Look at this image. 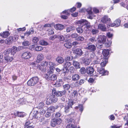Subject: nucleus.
<instances>
[{
  "label": "nucleus",
  "mask_w": 128,
  "mask_h": 128,
  "mask_svg": "<svg viewBox=\"0 0 128 128\" xmlns=\"http://www.w3.org/2000/svg\"><path fill=\"white\" fill-rule=\"evenodd\" d=\"M75 30V28L74 26H70L67 27L66 28V32H70L73 30Z\"/></svg>",
  "instance_id": "a878e982"
},
{
  "label": "nucleus",
  "mask_w": 128,
  "mask_h": 128,
  "mask_svg": "<svg viewBox=\"0 0 128 128\" xmlns=\"http://www.w3.org/2000/svg\"><path fill=\"white\" fill-rule=\"evenodd\" d=\"M84 39V38L82 36H79L76 38V40L78 41H82Z\"/></svg>",
  "instance_id": "e2e57ef3"
},
{
  "label": "nucleus",
  "mask_w": 128,
  "mask_h": 128,
  "mask_svg": "<svg viewBox=\"0 0 128 128\" xmlns=\"http://www.w3.org/2000/svg\"><path fill=\"white\" fill-rule=\"evenodd\" d=\"M106 37L103 35H100L98 36L97 40L99 43L104 44L106 41Z\"/></svg>",
  "instance_id": "39448f33"
},
{
  "label": "nucleus",
  "mask_w": 128,
  "mask_h": 128,
  "mask_svg": "<svg viewBox=\"0 0 128 128\" xmlns=\"http://www.w3.org/2000/svg\"><path fill=\"white\" fill-rule=\"evenodd\" d=\"M100 60L102 62L100 64L101 66L104 68L108 62V59L106 58H102Z\"/></svg>",
  "instance_id": "9b49d317"
},
{
  "label": "nucleus",
  "mask_w": 128,
  "mask_h": 128,
  "mask_svg": "<svg viewBox=\"0 0 128 128\" xmlns=\"http://www.w3.org/2000/svg\"><path fill=\"white\" fill-rule=\"evenodd\" d=\"M58 98L56 96L54 95H51L49 97V101H50V102H55L58 100Z\"/></svg>",
  "instance_id": "4468645a"
},
{
  "label": "nucleus",
  "mask_w": 128,
  "mask_h": 128,
  "mask_svg": "<svg viewBox=\"0 0 128 128\" xmlns=\"http://www.w3.org/2000/svg\"><path fill=\"white\" fill-rule=\"evenodd\" d=\"M66 128H75L73 124H70L66 126Z\"/></svg>",
  "instance_id": "0e129e2a"
},
{
  "label": "nucleus",
  "mask_w": 128,
  "mask_h": 128,
  "mask_svg": "<svg viewBox=\"0 0 128 128\" xmlns=\"http://www.w3.org/2000/svg\"><path fill=\"white\" fill-rule=\"evenodd\" d=\"M101 21L104 23H110V18H108V16L105 15L102 18Z\"/></svg>",
  "instance_id": "6e6552de"
},
{
  "label": "nucleus",
  "mask_w": 128,
  "mask_h": 128,
  "mask_svg": "<svg viewBox=\"0 0 128 128\" xmlns=\"http://www.w3.org/2000/svg\"><path fill=\"white\" fill-rule=\"evenodd\" d=\"M120 19H118L114 22V23H111L109 24V26L118 27L119 26L120 24Z\"/></svg>",
  "instance_id": "1a4fd4ad"
},
{
  "label": "nucleus",
  "mask_w": 128,
  "mask_h": 128,
  "mask_svg": "<svg viewBox=\"0 0 128 128\" xmlns=\"http://www.w3.org/2000/svg\"><path fill=\"white\" fill-rule=\"evenodd\" d=\"M44 58V56L43 55L41 54H39L37 56V60L39 62H40Z\"/></svg>",
  "instance_id": "393cba45"
},
{
  "label": "nucleus",
  "mask_w": 128,
  "mask_h": 128,
  "mask_svg": "<svg viewBox=\"0 0 128 128\" xmlns=\"http://www.w3.org/2000/svg\"><path fill=\"white\" fill-rule=\"evenodd\" d=\"M40 44L41 45L46 46L48 44V43L44 40H42L40 41Z\"/></svg>",
  "instance_id": "8fccbe9b"
},
{
  "label": "nucleus",
  "mask_w": 128,
  "mask_h": 128,
  "mask_svg": "<svg viewBox=\"0 0 128 128\" xmlns=\"http://www.w3.org/2000/svg\"><path fill=\"white\" fill-rule=\"evenodd\" d=\"M78 36V34L76 33H74L72 34L71 35V37L72 38H76Z\"/></svg>",
  "instance_id": "774afa93"
},
{
  "label": "nucleus",
  "mask_w": 128,
  "mask_h": 128,
  "mask_svg": "<svg viewBox=\"0 0 128 128\" xmlns=\"http://www.w3.org/2000/svg\"><path fill=\"white\" fill-rule=\"evenodd\" d=\"M83 62L85 65L87 66L90 64V60L88 59H84L83 60Z\"/></svg>",
  "instance_id": "c9c22d12"
},
{
  "label": "nucleus",
  "mask_w": 128,
  "mask_h": 128,
  "mask_svg": "<svg viewBox=\"0 0 128 128\" xmlns=\"http://www.w3.org/2000/svg\"><path fill=\"white\" fill-rule=\"evenodd\" d=\"M54 68H52V67H49V69L48 70L47 72H49V74H51L53 73L54 72Z\"/></svg>",
  "instance_id": "de8ad7c7"
},
{
  "label": "nucleus",
  "mask_w": 128,
  "mask_h": 128,
  "mask_svg": "<svg viewBox=\"0 0 128 128\" xmlns=\"http://www.w3.org/2000/svg\"><path fill=\"white\" fill-rule=\"evenodd\" d=\"M54 29L51 28L48 29L47 30V32L49 34H54Z\"/></svg>",
  "instance_id": "3c124183"
},
{
  "label": "nucleus",
  "mask_w": 128,
  "mask_h": 128,
  "mask_svg": "<svg viewBox=\"0 0 128 128\" xmlns=\"http://www.w3.org/2000/svg\"><path fill=\"white\" fill-rule=\"evenodd\" d=\"M70 85L68 84H66L63 86V88L65 90H68L70 88Z\"/></svg>",
  "instance_id": "37998d69"
},
{
  "label": "nucleus",
  "mask_w": 128,
  "mask_h": 128,
  "mask_svg": "<svg viewBox=\"0 0 128 128\" xmlns=\"http://www.w3.org/2000/svg\"><path fill=\"white\" fill-rule=\"evenodd\" d=\"M56 121L57 124L58 125L60 124L62 122V120L60 118L56 119Z\"/></svg>",
  "instance_id": "6e6d98bb"
},
{
  "label": "nucleus",
  "mask_w": 128,
  "mask_h": 128,
  "mask_svg": "<svg viewBox=\"0 0 128 128\" xmlns=\"http://www.w3.org/2000/svg\"><path fill=\"white\" fill-rule=\"evenodd\" d=\"M88 42L90 44H92L94 41H96L95 37H92L90 38L88 40Z\"/></svg>",
  "instance_id": "79ce46f5"
},
{
  "label": "nucleus",
  "mask_w": 128,
  "mask_h": 128,
  "mask_svg": "<svg viewBox=\"0 0 128 128\" xmlns=\"http://www.w3.org/2000/svg\"><path fill=\"white\" fill-rule=\"evenodd\" d=\"M11 50V52L13 56L16 53V52L17 51V48L16 46H13Z\"/></svg>",
  "instance_id": "7c9ffc66"
},
{
  "label": "nucleus",
  "mask_w": 128,
  "mask_h": 128,
  "mask_svg": "<svg viewBox=\"0 0 128 128\" xmlns=\"http://www.w3.org/2000/svg\"><path fill=\"white\" fill-rule=\"evenodd\" d=\"M98 29L103 31H106L107 29L106 26L102 24H100L98 26Z\"/></svg>",
  "instance_id": "dca6fc26"
},
{
  "label": "nucleus",
  "mask_w": 128,
  "mask_h": 128,
  "mask_svg": "<svg viewBox=\"0 0 128 128\" xmlns=\"http://www.w3.org/2000/svg\"><path fill=\"white\" fill-rule=\"evenodd\" d=\"M55 109L54 106H51L49 108H48V111H49L51 112H54L55 110Z\"/></svg>",
  "instance_id": "680f3d73"
},
{
  "label": "nucleus",
  "mask_w": 128,
  "mask_h": 128,
  "mask_svg": "<svg viewBox=\"0 0 128 128\" xmlns=\"http://www.w3.org/2000/svg\"><path fill=\"white\" fill-rule=\"evenodd\" d=\"M39 81V79L37 77H34L31 78L27 82L28 86H34Z\"/></svg>",
  "instance_id": "7ed1b4c3"
},
{
  "label": "nucleus",
  "mask_w": 128,
  "mask_h": 128,
  "mask_svg": "<svg viewBox=\"0 0 128 128\" xmlns=\"http://www.w3.org/2000/svg\"><path fill=\"white\" fill-rule=\"evenodd\" d=\"M30 44V42L28 40H25L22 43V44L24 46H28Z\"/></svg>",
  "instance_id": "c03bdc74"
},
{
  "label": "nucleus",
  "mask_w": 128,
  "mask_h": 128,
  "mask_svg": "<svg viewBox=\"0 0 128 128\" xmlns=\"http://www.w3.org/2000/svg\"><path fill=\"white\" fill-rule=\"evenodd\" d=\"M46 107H44V108H42L40 110V114L42 115L44 114L46 112Z\"/></svg>",
  "instance_id": "e433bc0d"
},
{
  "label": "nucleus",
  "mask_w": 128,
  "mask_h": 128,
  "mask_svg": "<svg viewBox=\"0 0 128 128\" xmlns=\"http://www.w3.org/2000/svg\"><path fill=\"white\" fill-rule=\"evenodd\" d=\"M36 67L37 69L41 70H42L44 68L43 66L41 64L38 65L36 66Z\"/></svg>",
  "instance_id": "4d7b16f0"
},
{
  "label": "nucleus",
  "mask_w": 128,
  "mask_h": 128,
  "mask_svg": "<svg viewBox=\"0 0 128 128\" xmlns=\"http://www.w3.org/2000/svg\"><path fill=\"white\" fill-rule=\"evenodd\" d=\"M89 56L90 58L92 60L94 59L95 58H97V56H96L95 53L94 52H92V53L90 54Z\"/></svg>",
  "instance_id": "f704fd0d"
},
{
  "label": "nucleus",
  "mask_w": 128,
  "mask_h": 128,
  "mask_svg": "<svg viewBox=\"0 0 128 128\" xmlns=\"http://www.w3.org/2000/svg\"><path fill=\"white\" fill-rule=\"evenodd\" d=\"M13 56H7L4 57L5 62L6 63L11 62L13 60Z\"/></svg>",
  "instance_id": "ddd939ff"
},
{
  "label": "nucleus",
  "mask_w": 128,
  "mask_h": 128,
  "mask_svg": "<svg viewBox=\"0 0 128 128\" xmlns=\"http://www.w3.org/2000/svg\"><path fill=\"white\" fill-rule=\"evenodd\" d=\"M70 107L69 106H66L64 107V112L66 113H68L70 111Z\"/></svg>",
  "instance_id": "a19ab883"
},
{
  "label": "nucleus",
  "mask_w": 128,
  "mask_h": 128,
  "mask_svg": "<svg viewBox=\"0 0 128 128\" xmlns=\"http://www.w3.org/2000/svg\"><path fill=\"white\" fill-rule=\"evenodd\" d=\"M68 104V106H69L70 108H72V106L73 104V102L72 100H70Z\"/></svg>",
  "instance_id": "13d9d810"
},
{
  "label": "nucleus",
  "mask_w": 128,
  "mask_h": 128,
  "mask_svg": "<svg viewBox=\"0 0 128 128\" xmlns=\"http://www.w3.org/2000/svg\"><path fill=\"white\" fill-rule=\"evenodd\" d=\"M66 92V91L65 90L63 91H58L56 93V96H62L65 94Z\"/></svg>",
  "instance_id": "473e14b6"
},
{
  "label": "nucleus",
  "mask_w": 128,
  "mask_h": 128,
  "mask_svg": "<svg viewBox=\"0 0 128 128\" xmlns=\"http://www.w3.org/2000/svg\"><path fill=\"white\" fill-rule=\"evenodd\" d=\"M13 40V38L10 36L6 39V43L7 44H10L12 43Z\"/></svg>",
  "instance_id": "b1692460"
},
{
  "label": "nucleus",
  "mask_w": 128,
  "mask_h": 128,
  "mask_svg": "<svg viewBox=\"0 0 128 128\" xmlns=\"http://www.w3.org/2000/svg\"><path fill=\"white\" fill-rule=\"evenodd\" d=\"M32 56L31 54L28 52H24L22 55V57L23 58L26 59L30 58Z\"/></svg>",
  "instance_id": "423d86ee"
},
{
  "label": "nucleus",
  "mask_w": 128,
  "mask_h": 128,
  "mask_svg": "<svg viewBox=\"0 0 128 128\" xmlns=\"http://www.w3.org/2000/svg\"><path fill=\"white\" fill-rule=\"evenodd\" d=\"M75 108L76 109H79L80 110L81 112V113L82 112L83 110L82 105V104H79L78 106H76Z\"/></svg>",
  "instance_id": "4c0bfd02"
},
{
  "label": "nucleus",
  "mask_w": 128,
  "mask_h": 128,
  "mask_svg": "<svg viewBox=\"0 0 128 128\" xmlns=\"http://www.w3.org/2000/svg\"><path fill=\"white\" fill-rule=\"evenodd\" d=\"M58 38L60 39V40L63 41L64 40V37L62 35L58 36Z\"/></svg>",
  "instance_id": "69168bd1"
},
{
  "label": "nucleus",
  "mask_w": 128,
  "mask_h": 128,
  "mask_svg": "<svg viewBox=\"0 0 128 128\" xmlns=\"http://www.w3.org/2000/svg\"><path fill=\"white\" fill-rule=\"evenodd\" d=\"M44 104L43 102H42L40 103L38 105L37 108H42L44 106Z\"/></svg>",
  "instance_id": "5fc2aeb1"
},
{
  "label": "nucleus",
  "mask_w": 128,
  "mask_h": 128,
  "mask_svg": "<svg viewBox=\"0 0 128 128\" xmlns=\"http://www.w3.org/2000/svg\"><path fill=\"white\" fill-rule=\"evenodd\" d=\"M79 71L80 74H85L87 73L86 69H85L84 67H82Z\"/></svg>",
  "instance_id": "c756f323"
},
{
  "label": "nucleus",
  "mask_w": 128,
  "mask_h": 128,
  "mask_svg": "<svg viewBox=\"0 0 128 128\" xmlns=\"http://www.w3.org/2000/svg\"><path fill=\"white\" fill-rule=\"evenodd\" d=\"M73 64L76 69L79 68H80V64L77 61H74L73 62Z\"/></svg>",
  "instance_id": "cd10ccee"
},
{
  "label": "nucleus",
  "mask_w": 128,
  "mask_h": 128,
  "mask_svg": "<svg viewBox=\"0 0 128 128\" xmlns=\"http://www.w3.org/2000/svg\"><path fill=\"white\" fill-rule=\"evenodd\" d=\"M102 53L104 57L103 58L108 59L109 54L110 53V51L108 49H105L103 50Z\"/></svg>",
  "instance_id": "9d476101"
},
{
  "label": "nucleus",
  "mask_w": 128,
  "mask_h": 128,
  "mask_svg": "<svg viewBox=\"0 0 128 128\" xmlns=\"http://www.w3.org/2000/svg\"><path fill=\"white\" fill-rule=\"evenodd\" d=\"M34 30L33 29V28H32L30 29L28 32H25L24 33V34L25 36H28L29 35L33 34L34 32Z\"/></svg>",
  "instance_id": "5701e85b"
},
{
  "label": "nucleus",
  "mask_w": 128,
  "mask_h": 128,
  "mask_svg": "<svg viewBox=\"0 0 128 128\" xmlns=\"http://www.w3.org/2000/svg\"><path fill=\"white\" fill-rule=\"evenodd\" d=\"M4 54L6 56H12L11 52V50L10 49H8L5 50L4 52Z\"/></svg>",
  "instance_id": "4be33fe9"
},
{
  "label": "nucleus",
  "mask_w": 128,
  "mask_h": 128,
  "mask_svg": "<svg viewBox=\"0 0 128 128\" xmlns=\"http://www.w3.org/2000/svg\"><path fill=\"white\" fill-rule=\"evenodd\" d=\"M86 49L90 52H94L96 49V46L93 44L88 45L86 47Z\"/></svg>",
  "instance_id": "0eeeda50"
},
{
  "label": "nucleus",
  "mask_w": 128,
  "mask_h": 128,
  "mask_svg": "<svg viewBox=\"0 0 128 128\" xmlns=\"http://www.w3.org/2000/svg\"><path fill=\"white\" fill-rule=\"evenodd\" d=\"M52 127H54L57 124L56 122V119H52L50 123Z\"/></svg>",
  "instance_id": "ea45409f"
},
{
  "label": "nucleus",
  "mask_w": 128,
  "mask_h": 128,
  "mask_svg": "<svg viewBox=\"0 0 128 128\" xmlns=\"http://www.w3.org/2000/svg\"><path fill=\"white\" fill-rule=\"evenodd\" d=\"M32 121L31 122V121L28 120L26 122L24 125V127L29 126L32 125Z\"/></svg>",
  "instance_id": "09e8293b"
},
{
  "label": "nucleus",
  "mask_w": 128,
  "mask_h": 128,
  "mask_svg": "<svg viewBox=\"0 0 128 128\" xmlns=\"http://www.w3.org/2000/svg\"><path fill=\"white\" fill-rule=\"evenodd\" d=\"M54 27L57 30H62L64 28V25L61 24H56L54 25Z\"/></svg>",
  "instance_id": "2eb2a0df"
},
{
  "label": "nucleus",
  "mask_w": 128,
  "mask_h": 128,
  "mask_svg": "<svg viewBox=\"0 0 128 128\" xmlns=\"http://www.w3.org/2000/svg\"><path fill=\"white\" fill-rule=\"evenodd\" d=\"M56 60L58 63L62 64L64 62V59L62 57H58L56 58Z\"/></svg>",
  "instance_id": "2f4dec72"
},
{
  "label": "nucleus",
  "mask_w": 128,
  "mask_h": 128,
  "mask_svg": "<svg viewBox=\"0 0 128 128\" xmlns=\"http://www.w3.org/2000/svg\"><path fill=\"white\" fill-rule=\"evenodd\" d=\"M73 53L77 55L81 56L83 54V52L81 49L78 48L74 50Z\"/></svg>",
  "instance_id": "aec40b11"
},
{
  "label": "nucleus",
  "mask_w": 128,
  "mask_h": 128,
  "mask_svg": "<svg viewBox=\"0 0 128 128\" xmlns=\"http://www.w3.org/2000/svg\"><path fill=\"white\" fill-rule=\"evenodd\" d=\"M93 60V63L94 64V66H97V65H96V64H99L100 62V59L98 58L97 57L96 58L94 59Z\"/></svg>",
  "instance_id": "bb28decb"
},
{
  "label": "nucleus",
  "mask_w": 128,
  "mask_h": 128,
  "mask_svg": "<svg viewBox=\"0 0 128 128\" xmlns=\"http://www.w3.org/2000/svg\"><path fill=\"white\" fill-rule=\"evenodd\" d=\"M43 49L42 46H38L36 47L35 50L36 51H41Z\"/></svg>",
  "instance_id": "864d4df0"
},
{
  "label": "nucleus",
  "mask_w": 128,
  "mask_h": 128,
  "mask_svg": "<svg viewBox=\"0 0 128 128\" xmlns=\"http://www.w3.org/2000/svg\"><path fill=\"white\" fill-rule=\"evenodd\" d=\"M51 74L49 72H47L46 74H45L44 76L46 79L48 80H50Z\"/></svg>",
  "instance_id": "49530a36"
},
{
  "label": "nucleus",
  "mask_w": 128,
  "mask_h": 128,
  "mask_svg": "<svg viewBox=\"0 0 128 128\" xmlns=\"http://www.w3.org/2000/svg\"><path fill=\"white\" fill-rule=\"evenodd\" d=\"M39 40L38 38L36 37H34L33 39V42H34L36 43Z\"/></svg>",
  "instance_id": "338daca9"
},
{
  "label": "nucleus",
  "mask_w": 128,
  "mask_h": 128,
  "mask_svg": "<svg viewBox=\"0 0 128 128\" xmlns=\"http://www.w3.org/2000/svg\"><path fill=\"white\" fill-rule=\"evenodd\" d=\"M86 12L89 15H91L92 14V9L90 8H88L86 10Z\"/></svg>",
  "instance_id": "052dcab7"
},
{
  "label": "nucleus",
  "mask_w": 128,
  "mask_h": 128,
  "mask_svg": "<svg viewBox=\"0 0 128 128\" xmlns=\"http://www.w3.org/2000/svg\"><path fill=\"white\" fill-rule=\"evenodd\" d=\"M55 65V64L54 62H48V66H49V67L54 68V66Z\"/></svg>",
  "instance_id": "603ef678"
},
{
  "label": "nucleus",
  "mask_w": 128,
  "mask_h": 128,
  "mask_svg": "<svg viewBox=\"0 0 128 128\" xmlns=\"http://www.w3.org/2000/svg\"><path fill=\"white\" fill-rule=\"evenodd\" d=\"M88 21L85 19H81L76 21V24L79 27L77 28L76 30L77 32L79 33H82L83 31L86 30H85L86 28H87V26Z\"/></svg>",
  "instance_id": "f257e3e1"
},
{
  "label": "nucleus",
  "mask_w": 128,
  "mask_h": 128,
  "mask_svg": "<svg viewBox=\"0 0 128 128\" xmlns=\"http://www.w3.org/2000/svg\"><path fill=\"white\" fill-rule=\"evenodd\" d=\"M87 26V28H86L85 30L86 31H90L93 35L95 34L98 32L99 31L98 29L95 28L94 26H91L90 24V23L88 22Z\"/></svg>",
  "instance_id": "f03ea898"
},
{
  "label": "nucleus",
  "mask_w": 128,
  "mask_h": 128,
  "mask_svg": "<svg viewBox=\"0 0 128 128\" xmlns=\"http://www.w3.org/2000/svg\"><path fill=\"white\" fill-rule=\"evenodd\" d=\"M41 64L42 66L43 67H46L48 66V62L46 61H43L41 63Z\"/></svg>",
  "instance_id": "bf43d9fd"
},
{
  "label": "nucleus",
  "mask_w": 128,
  "mask_h": 128,
  "mask_svg": "<svg viewBox=\"0 0 128 128\" xmlns=\"http://www.w3.org/2000/svg\"><path fill=\"white\" fill-rule=\"evenodd\" d=\"M69 40H65V43L64 44V46L67 48H70L72 46V43L68 41Z\"/></svg>",
  "instance_id": "a211bd4d"
},
{
  "label": "nucleus",
  "mask_w": 128,
  "mask_h": 128,
  "mask_svg": "<svg viewBox=\"0 0 128 128\" xmlns=\"http://www.w3.org/2000/svg\"><path fill=\"white\" fill-rule=\"evenodd\" d=\"M10 35V33L8 31L3 32L0 33V35L3 38H6Z\"/></svg>",
  "instance_id": "6ab92c4d"
},
{
  "label": "nucleus",
  "mask_w": 128,
  "mask_h": 128,
  "mask_svg": "<svg viewBox=\"0 0 128 128\" xmlns=\"http://www.w3.org/2000/svg\"><path fill=\"white\" fill-rule=\"evenodd\" d=\"M71 64L70 62H66L64 64L63 70H66V72L68 70V67L71 66Z\"/></svg>",
  "instance_id": "f8f14e48"
},
{
  "label": "nucleus",
  "mask_w": 128,
  "mask_h": 128,
  "mask_svg": "<svg viewBox=\"0 0 128 128\" xmlns=\"http://www.w3.org/2000/svg\"><path fill=\"white\" fill-rule=\"evenodd\" d=\"M14 114L17 116L20 117H23L25 115V113L23 112H17L15 113Z\"/></svg>",
  "instance_id": "c85d7f7f"
},
{
  "label": "nucleus",
  "mask_w": 128,
  "mask_h": 128,
  "mask_svg": "<svg viewBox=\"0 0 128 128\" xmlns=\"http://www.w3.org/2000/svg\"><path fill=\"white\" fill-rule=\"evenodd\" d=\"M78 95V92L76 90H74L72 94V98H76L77 97Z\"/></svg>",
  "instance_id": "72a5a7b5"
},
{
  "label": "nucleus",
  "mask_w": 128,
  "mask_h": 128,
  "mask_svg": "<svg viewBox=\"0 0 128 128\" xmlns=\"http://www.w3.org/2000/svg\"><path fill=\"white\" fill-rule=\"evenodd\" d=\"M65 121L66 123H69L70 122H74V120L72 118H66L65 119Z\"/></svg>",
  "instance_id": "58836bf2"
},
{
  "label": "nucleus",
  "mask_w": 128,
  "mask_h": 128,
  "mask_svg": "<svg viewBox=\"0 0 128 128\" xmlns=\"http://www.w3.org/2000/svg\"><path fill=\"white\" fill-rule=\"evenodd\" d=\"M72 78L73 81H76L80 79V76L78 74H75L72 75Z\"/></svg>",
  "instance_id": "412c9836"
},
{
  "label": "nucleus",
  "mask_w": 128,
  "mask_h": 128,
  "mask_svg": "<svg viewBox=\"0 0 128 128\" xmlns=\"http://www.w3.org/2000/svg\"><path fill=\"white\" fill-rule=\"evenodd\" d=\"M57 78V76L56 75L54 74H52V75L51 74L50 77V80H54L56 79Z\"/></svg>",
  "instance_id": "a18cd8bd"
},
{
  "label": "nucleus",
  "mask_w": 128,
  "mask_h": 128,
  "mask_svg": "<svg viewBox=\"0 0 128 128\" xmlns=\"http://www.w3.org/2000/svg\"><path fill=\"white\" fill-rule=\"evenodd\" d=\"M87 73L88 74H92L94 71V69L92 67H88L86 68Z\"/></svg>",
  "instance_id": "f3484780"
},
{
  "label": "nucleus",
  "mask_w": 128,
  "mask_h": 128,
  "mask_svg": "<svg viewBox=\"0 0 128 128\" xmlns=\"http://www.w3.org/2000/svg\"><path fill=\"white\" fill-rule=\"evenodd\" d=\"M100 64L97 65L96 66V67L97 68V71L100 74H102V76H105L108 75V72L107 71H105L104 70V68H100L98 67V66H99Z\"/></svg>",
  "instance_id": "20e7f679"
}]
</instances>
